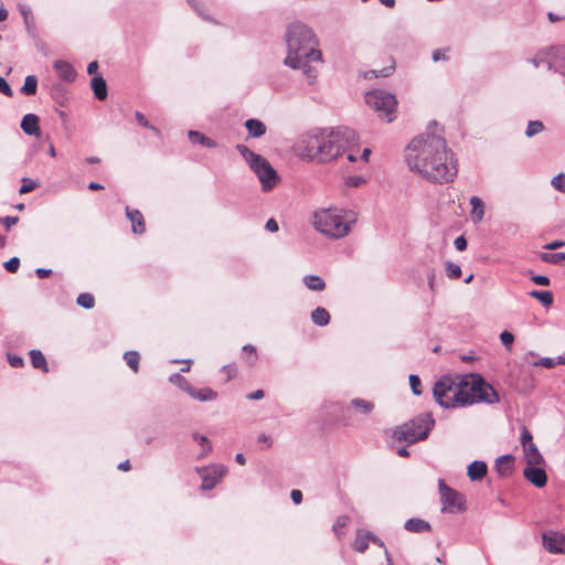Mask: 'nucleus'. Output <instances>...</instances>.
Instances as JSON below:
<instances>
[{"instance_id":"f257e3e1","label":"nucleus","mask_w":565,"mask_h":565,"mask_svg":"<svg viewBox=\"0 0 565 565\" xmlns=\"http://www.w3.org/2000/svg\"><path fill=\"white\" fill-rule=\"evenodd\" d=\"M405 160L411 171L431 183L452 182L458 173L454 152L437 132L427 131L413 138L405 149Z\"/></svg>"},{"instance_id":"f03ea898","label":"nucleus","mask_w":565,"mask_h":565,"mask_svg":"<svg viewBox=\"0 0 565 565\" xmlns=\"http://www.w3.org/2000/svg\"><path fill=\"white\" fill-rule=\"evenodd\" d=\"M359 138L350 128L341 127L327 131L312 129L300 136L296 150L301 158L327 163L347 154L350 162L356 161Z\"/></svg>"},{"instance_id":"7ed1b4c3","label":"nucleus","mask_w":565,"mask_h":565,"mask_svg":"<svg viewBox=\"0 0 565 565\" xmlns=\"http://www.w3.org/2000/svg\"><path fill=\"white\" fill-rule=\"evenodd\" d=\"M287 56L285 65L297 68L301 64V58L306 61H321L322 53L317 49L318 40L312 30L307 25L296 22L288 26L286 31Z\"/></svg>"},{"instance_id":"20e7f679","label":"nucleus","mask_w":565,"mask_h":565,"mask_svg":"<svg viewBox=\"0 0 565 565\" xmlns=\"http://www.w3.org/2000/svg\"><path fill=\"white\" fill-rule=\"evenodd\" d=\"M459 390H457L456 407H465L476 403L495 404L499 403V394L480 375L467 374L459 377Z\"/></svg>"},{"instance_id":"39448f33","label":"nucleus","mask_w":565,"mask_h":565,"mask_svg":"<svg viewBox=\"0 0 565 565\" xmlns=\"http://www.w3.org/2000/svg\"><path fill=\"white\" fill-rule=\"evenodd\" d=\"M313 218L315 228L331 238L347 236L355 222L351 212L331 207L315 212Z\"/></svg>"},{"instance_id":"423d86ee","label":"nucleus","mask_w":565,"mask_h":565,"mask_svg":"<svg viewBox=\"0 0 565 565\" xmlns=\"http://www.w3.org/2000/svg\"><path fill=\"white\" fill-rule=\"evenodd\" d=\"M236 150L248 163L250 170L257 175L263 191L267 192L276 186L279 181L278 173L265 157L254 152L242 143L236 146Z\"/></svg>"},{"instance_id":"0eeeda50","label":"nucleus","mask_w":565,"mask_h":565,"mask_svg":"<svg viewBox=\"0 0 565 565\" xmlns=\"http://www.w3.org/2000/svg\"><path fill=\"white\" fill-rule=\"evenodd\" d=\"M434 425L435 420L431 414L425 413L396 427L392 437L397 441H406L408 445L415 444L426 439Z\"/></svg>"},{"instance_id":"6e6552de","label":"nucleus","mask_w":565,"mask_h":565,"mask_svg":"<svg viewBox=\"0 0 565 565\" xmlns=\"http://www.w3.org/2000/svg\"><path fill=\"white\" fill-rule=\"evenodd\" d=\"M365 103L377 113L380 118L387 122L393 121V114L397 106L395 95L383 89H373L365 94Z\"/></svg>"},{"instance_id":"1a4fd4ad","label":"nucleus","mask_w":565,"mask_h":565,"mask_svg":"<svg viewBox=\"0 0 565 565\" xmlns=\"http://www.w3.org/2000/svg\"><path fill=\"white\" fill-rule=\"evenodd\" d=\"M460 375H444L433 387L435 401L445 408H456L455 399H457V390H459Z\"/></svg>"},{"instance_id":"9d476101","label":"nucleus","mask_w":565,"mask_h":565,"mask_svg":"<svg viewBox=\"0 0 565 565\" xmlns=\"http://www.w3.org/2000/svg\"><path fill=\"white\" fill-rule=\"evenodd\" d=\"M438 490L441 501V511L448 513H461L466 510L465 495L448 487L443 479L438 480Z\"/></svg>"},{"instance_id":"9b49d317","label":"nucleus","mask_w":565,"mask_h":565,"mask_svg":"<svg viewBox=\"0 0 565 565\" xmlns=\"http://www.w3.org/2000/svg\"><path fill=\"white\" fill-rule=\"evenodd\" d=\"M196 471L202 479L201 488L203 490H212L226 475L227 468L224 465H211L196 468Z\"/></svg>"},{"instance_id":"f8f14e48","label":"nucleus","mask_w":565,"mask_h":565,"mask_svg":"<svg viewBox=\"0 0 565 565\" xmlns=\"http://www.w3.org/2000/svg\"><path fill=\"white\" fill-rule=\"evenodd\" d=\"M543 545L550 553H565V535L556 531L543 534Z\"/></svg>"},{"instance_id":"ddd939ff","label":"nucleus","mask_w":565,"mask_h":565,"mask_svg":"<svg viewBox=\"0 0 565 565\" xmlns=\"http://www.w3.org/2000/svg\"><path fill=\"white\" fill-rule=\"evenodd\" d=\"M523 476L536 488H542L547 482V476L542 466L527 465L523 470Z\"/></svg>"},{"instance_id":"4468645a","label":"nucleus","mask_w":565,"mask_h":565,"mask_svg":"<svg viewBox=\"0 0 565 565\" xmlns=\"http://www.w3.org/2000/svg\"><path fill=\"white\" fill-rule=\"evenodd\" d=\"M53 66L60 79L67 83H72L75 81L77 73L73 65L68 62L57 60L54 62Z\"/></svg>"},{"instance_id":"2eb2a0df","label":"nucleus","mask_w":565,"mask_h":565,"mask_svg":"<svg viewBox=\"0 0 565 565\" xmlns=\"http://www.w3.org/2000/svg\"><path fill=\"white\" fill-rule=\"evenodd\" d=\"M547 70L565 77V47L554 50L552 60L547 61Z\"/></svg>"},{"instance_id":"dca6fc26","label":"nucleus","mask_w":565,"mask_h":565,"mask_svg":"<svg viewBox=\"0 0 565 565\" xmlns=\"http://www.w3.org/2000/svg\"><path fill=\"white\" fill-rule=\"evenodd\" d=\"M40 119L34 114H26L21 120V129L28 136H40Z\"/></svg>"},{"instance_id":"f3484780","label":"nucleus","mask_w":565,"mask_h":565,"mask_svg":"<svg viewBox=\"0 0 565 565\" xmlns=\"http://www.w3.org/2000/svg\"><path fill=\"white\" fill-rule=\"evenodd\" d=\"M488 471L487 463L482 460H475L468 466L467 475L471 481L482 480Z\"/></svg>"},{"instance_id":"a211bd4d","label":"nucleus","mask_w":565,"mask_h":565,"mask_svg":"<svg viewBox=\"0 0 565 565\" xmlns=\"http://www.w3.org/2000/svg\"><path fill=\"white\" fill-rule=\"evenodd\" d=\"M126 215L132 224V232L135 234H143L146 231L145 220L140 211L126 207Z\"/></svg>"},{"instance_id":"6ab92c4d","label":"nucleus","mask_w":565,"mask_h":565,"mask_svg":"<svg viewBox=\"0 0 565 565\" xmlns=\"http://www.w3.org/2000/svg\"><path fill=\"white\" fill-rule=\"evenodd\" d=\"M523 451L526 465L543 466L545 463V460L535 444H531L523 448Z\"/></svg>"},{"instance_id":"aec40b11","label":"nucleus","mask_w":565,"mask_h":565,"mask_svg":"<svg viewBox=\"0 0 565 565\" xmlns=\"http://www.w3.org/2000/svg\"><path fill=\"white\" fill-rule=\"evenodd\" d=\"M188 394L192 398L201 402H211L217 398V392H215L211 387H202L198 390L191 386V390L188 392Z\"/></svg>"},{"instance_id":"412c9836","label":"nucleus","mask_w":565,"mask_h":565,"mask_svg":"<svg viewBox=\"0 0 565 565\" xmlns=\"http://www.w3.org/2000/svg\"><path fill=\"white\" fill-rule=\"evenodd\" d=\"M404 529L412 533H423L429 532L431 530V526L427 521L423 519L412 518L405 522Z\"/></svg>"},{"instance_id":"4be33fe9","label":"nucleus","mask_w":565,"mask_h":565,"mask_svg":"<svg viewBox=\"0 0 565 565\" xmlns=\"http://www.w3.org/2000/svg\"><path fill=\"white\" fill-rule=\"evenodd\" d=\"M90 87L98 100H104L107 98V83L104 77L94 76L90 81Z\"/></svg>"},{"instance_id":"5701e85b","label":"nucleus","mask_w":565,"mask_h":565,"mask_svg":"<svg viewBox=\"0 0 565 565\" xmlns=\"http://www.w3.org/2000/svg\"><path fill=\"white\" fill-rule=\"evenodd\" d=\"M514 457L512 455H502L497 458L494 463V469L497 470L498 475L500 476H507L512 471V463H513Z\"/></svg>"},{"instance_id":"b1692460","label":"nucleus","mask_w":565,"mask_h":565,"mask_svg":"<svg viewBox=\"0 0 565 565\" xmlns=\"http://www.w3.org/2000/svg\"><path fill=\"white\" fill-rule=\"evenodd\" d=\"M245 128L247 129L248 135L253 138H259L266 134L265 124L258 119H247L245 121Z\"/></svg>"},{"instance_id":"393cba45","label":"nucleus","mask_w":565,"mask_h":565,"mask_svg":"<svg viewBox=\"0 0 565 565\" xmlns=\"http://www.w3.org/2000/svg\"><path fill=\"white\" fill-rule=\"evenodd\" d=\"M29 355L34 369L41 370L44 373L49 372L47 361L42 351L33 349L29 352Z\"/></svg>"},{"instance_id":"a878e982","label":"nucleus","mask_w":565,"mask_h":565,"mask_svg":"<svg viewBox=\"0 0 565 565\" xmlns=\"http://www.w3.org/2000/svg\"><path fill=\"white\" fill-rule=\"evenodd\" d=\"M470 205H471L472 220L475 222H480L484 216L483 201L479 196L473 195L470 198Z\"/></svg>"},{"instance_id":"bb28decb","label":"nucleus","mask_w":565,"mask_h":565,"mask_svg":"<svg viewBox=\"0 0 565 565\" xmlns=\"http://www.w3.org/2000/svg\"><path fill=\"white\" fill-rule=\"evenodd\" d=\"M303 285L312 291H322L326 288L324 280L318 275H307L302 278Z\"/></svg>"},{"instance_id":"cd10ccee","label":"nucleus","mask_w":565,"mask_h":565,"mask_svg":"<svg viewBox=\"0 0 565 565\" xmlns=\"http://www.w3.org/2000/svg\"><path fill=\"white\" fill-rule=\"evenodd\" d=\"M370 537L371 536H369V532H363L362 530H359L355 540L352 543L353 550L359 553H364L369 547Z\"/></svg>"},{"instance_id":"c85d7f7f","label":"nucleus","mask_w":565,"mask_h":565,"mask_svg":"<svg viewBox=\"0 0 565 565\" xmlns=\"http://www.w3.org/2000/svg\"><path fill=\"white\" fill-rule=\"evenodd\" d=\"M188 136L192 143H200L206 148H215L217 146L215 140H213L209 137H205L204 135H202L201 132H199L196 130H190L188 132Z\"/></svg>"},{"instance_id":"c756f323","label":"nucleus","mask_w":565,"mask_h":565,"mask_svg":"<svg viewBox=\"0 0 565 565\" xmlns=\"http://www.w3.org/2000/svg\"><path fill=\"white\" fill-rule=\"evenodd\" d=\"M310 316L312 322L319 327H324L330 322V313L322 307H317Z\"/></svg>"},{"instance_id":"7c9ffc66","label":"nucleus","mask_w":565,"mask_h":565,"mask_svg":"<svg viewBox=\"0 0 565 565\" xmlns=\"http://www.w3.org/2000/svg\"><path fill=\"white\" fill-rule=\"evenodd\" d=\"M351 406L363 415L371 414L375 408L374 403L359 397L351 399Z\"/></svg>"},{"instance_id":"2f4dec72","label":"nucleus","mask_w":565,"mask_h":565,"mask_svg":"<svg viewBox=\"0 0 565 565\" xmlns=\"http://www.w3.org/2000/svg\"><path fill=\"white\" fill-rule=\"evenodd\" d=\"M529 296L537 299L545 307L553 303V294L548 290H532L529 292Z\"/></svg>"},{"instance_id":"473e14b6","label":"nucleus","mask_w":565,"mask_h":565,"mask_svg":"<svg viewBox=\"0 0 565 565\" xmlns=\"http://www.w3.org/2000/svg\"><path fill=\"white\" fill-rule=\"evenodd\" d=\"M38 78L34 75H28L24 79V84L21 87V93L26 96H32L36 93Z\"/></svg>"},{"instance_id":"72a5a7b5","label":"nucleus","mask_w":565,"mask_h":565,"mask_svg":"<svg viewBox=\"0 0 565 565\" xmlns=\"http://www.w3.org/2000/svg\"><path fill=\"white\" fill-rule=\"evenodd\" d=\"M18 10L23 18L28 31H30L31 28L33 26V14L31 7L25 3H19Z\"/></svg>"},{"instance_id":"f704fd0d","label":"nucleus","mask_w":565,"mask_h":565,"mask_svg":"<svg viewBox=\"0 0 565 565\" xmlns=\"http://www.w3.org/2000/svg\"><path fill=\"white\" fill-rule=\"evenodd\" d=\"M169 382L173 385H177L182 391L188 393L191 390V384L188 382V380L181 375L180 373H173L169 376Z\"/></svg>"},{"instance_id":"c9c22d12","label":"nucleus","mask_w":565,"mask_h":565,"mask_svg":"<svg viewBox=\"0 0 565 565\" xmlns=\"http://www.w3.org/2000/svg\"><path fill=\"white\" fill-rule=\"evenodd\" d=\"M124 360L126 361L127 365L137 373L139 370V360L140 355L137 351H127L124 354Z\"/></svg>"},{"instance_id":"e433bc0d","label":"nucleus","mask_w":565,"mask_h":565,"mask_svg":"<svg viewBox=\"0 0 565 565\" xmlns=\"http://www.w3.org/2000/svg\"><path fill=\"white\" fill-rule=\"evenodd\" d=\"M192 438L194 441H196L200 446L203 447V450L200 454V457H204L212 451L211 443L206 436L200 435L199 433H193Z\"/></svg>"},{"instance_id":"4c0bfd02","label":"nucleus","mask_w":565,"mask_h":565,"mask_svg":"<svg viewBox=\"0 0 565 565\" xmlns=\"http://www.w3.org/2000/svg\"><path fill=\"white\" fill-rule=\"evenodd\" d=\"M540 258L545 263L558 265L565 262V253H542Z\"/></svg>"},{"instance_id":"58836bf2","label":"nucleus","mask_w":565,"mask_h":565,"mask_svg":"<svg viewBox=\"0 0 565 565\" xmlns=\"http://www.w3.org/2000/svg\"><path fill=\"white\" fill-rule=\"evenodd\" d=\"M545 129L544 124L541 120H530L525 130V136L532 138L535 135L542 132Z\"/></svg>"},{"instance_id":"ea45409f","label":"nucleus","mask_w":565,"mask_h":565,"mask_svg":"<svg viewBox=\"0 0 565 565\" xmlns=\"http://www.w3.org/2000/svg\"><path fill=\"white\" fill-rule=\"evenodd\" d=\"M309 62L310 61L301 58V64L296 70H302L305 76L309 79V83L311 84L317 78V70L310 66Z\"/></svg>"},{"instance_id":"a19ab883","label":"nucleus","mask_w":565,"mask_h":565,"mask_svg":"<svg viewBox=\"0 0 565 565\" xmlns=\"http://www.w3.org/2000/svg\"><path fill=\"white\" fill-rule=\"evenodd\" d=\"M21 182H22V185L19 189L20 194H25V193L32 192L40 185L36 180H33V179L26 178V177L22 178Z\"/></svg>"},{"instance_id":"79ce46f5","label":"nucleus","mask_w":565,"mask_h":565,"mask_svg":"<svg viewBox=\"0 0 565 565\" xmlns=\"http://www.w3.org/2000/svg\"><path fill=\"white\" fill-rule=\"evenodd\" d=\"M76 302L78 306L85 308V309H92L95 305V300H94V297L93 295L88 294V292H83V294H79L77 299H76Z\"/></svg>"},{"instance_id":"37998d69","label":"nucleus","mask_w":565,"mask_h":565,"mask_svg":"<svg viewBox=\"0 0 565 565\" xmlns=\"http://www.w3.org/2000/svg\"><path fill=\"white\" fill-rule=\"evenodd\" d=\"M461 268L459 265L452 263V262H447L446 263V275L449 279H458L460 278L461 276Z\"/></svg>"},{"instance_id":"c03bdc74","label":"nucleus","mask_w":565,"mask_h":565,"mask_svg":"<svg viewBox=\"0 0 565 565\" xmlns=\"http://www.w3.org/2000/svg\"><path fill=\"white\" fill-rule=\"evenodd\" d=\"M553 57V53L539 54L531 60H529L534 67H540L541 65L547 66V61H551Z\"/></svg>"},{"instance_id":"a18cd8bd","label":"nucleus","mask_w":565,"mask_h":565,"mask_svg":"<svg viewBox=\"0 0 565 565\" xmlns=\"http://www.w3.org/2000/svg\"><path fill=\"white\" fill-rule=\"evenodd\" d=\"M551 184L559 192L565 193V173L561 172L556 174L552 181Z\"/></svg>"},{"instance_id":"49530a36","label":"nucleus","mask_w":565,"mask_h":565,"mask_svg":"<svg viewBox=\"0 0 565 565\" xmlns=\"http://www.w3.org/2000/svg\"><path fill=\"white\" fill-rule=\"evenodd\" d=\"M135 118L136 120L138 121V124L145 128H149L151 129L152 131H154L156 134H160L159 129L156 128L154 126L150 125L149 120L146 118V116L140 113V111H136L135 113Z\"/></svg>"},{"instance_id":"de8ad7c7","label":"nucleus","mask_w":565,"mask_h":565,"mask_svg":"<svg viewBox=\"0 0 565 565\" xmlns=\"http://www.w3.org/2000/svg\"><path fill=\"white\" fill-rule=\"evenodd\" d=\"M409 385H411L412 392L415 395L422 394V382H420V379L418 375H416V374L409 375Z\"/></svg>"},{"instance_id":"09e8293b","label":"nucleus","mask_w":565,"mask_h":565,"mask_svg":"<svg viewBox=\"0 0 565 565\" xmlns=\"http://www.w3.org/2000/svg\"><path fill=\"white\" fill-rule=\"evenodd\" d=\"M521 445L523 448L530 446L531 444H534L533 443V436L531 434V431L527 429V427L525 426H522L521 428Z\"/></svg>"},{"instance_id":"8fccbe9b","label":"nucleus","mask_w":565,"mask_h":565,"mask_svg":"<svg viewBox=\"0 0 565 565\" xmlns=\"http://www.w3.org/2000/svg\"><path fill=\"white\" fill-rule=\"evenodd\" d=\"M500 340L508 351L512 350V345L514 342V335L511 332H509V331L501 332Z\"/></svg>"},{"instance_id":"3c124183","label":"nucleus","mask_w":565,"mask_h":565,"mask_svg":"<svg viewBox=\"0 0 565 565\" xmlns=\"http://www.w3.org/2000/svg\"><path fill=\"white\" fill-rule=\"evenodd\" d=\"M3 266H4L6 270H8L11 274H14L18 271V269L20 267V259L18 257H12L9 260H7L3 264Z\"/></svg>"},{"instance_id":"603ef678","label":"nucleus","mask_w":565,"mask_h":565,"mask_svg":"<svg viewBox=\"0 0 565 565\" xmlns=\"http://www.w3.org/2000/svg\"><path fill=\"white\" fill-rule=\"evenodd\" d=\"M365 182V179L360 175H350L345 179V184L351 188H359Z\"/></svg>"},{"instance_id":"864d4df0","label":"nucleus","mask_w":565,"mask_h":565,"mask_svg":"<svg viewBox=\"0 0 565 565\" xmlns=\"http://www.w3.org/2000/svg\"><path fill=\"white\" fill-rule=\"evenodd\" d=\"M349 518L347 515H340L335 520L333 524L334 533L340 536V529L344 527L348 524Z\"/></svg>"},{"instance_id":"5fc2aeb1","label":"nucleus","mask_w":565,"mask_h":565,"mask_svg":"<svg viewBox=\"0 0 565 565\" xmlns=\"http://www.w3.org/2000/svg\"><path fill=\"white\" fill-rule=\"evenodd\" d=\"M535 366H543L545 369H552L556 365V360L553 358H541L539 361L534 362Z\"/></svg>"},{"instance_id":"6e6d98bb","label":"nucleus","mask_w":565,"mask_h":565,"mask_svg":"<svg viewBox=\"0 0 565 565\" xmlns=\"http://www.w3.org/2000/svg\"><path fill=\"white\" fill-rule=\"evenodd\" d=\"M531 279L536 284V285H540V286H548L550 285V278L547 276H544V275H535L533 273H531Z\"/></svg>"},{"instance_id":"4d7b16f0","label":"nucleus","mask_w":565,"mask_h":565,"mask_svg":"<svg viewBox=\"0 0 565 565\" xmlns=\"http://www.w3.org/2000/svg\"><path fill=\"white\" fill-rule=\"evenodd\" d=\"M0 93H2L3 95H6L8 97L13 96V92H12L10 85L7 83V81L2 76H0Z\"/></svg>"},{"instance_id":"13d9d810","label":"nucleus","mask_w":565,"mask_h":565,"mask_svg":"<svg viewBox=\"0 0 565 565\" xmlns=\"http://www.w3.org/2000/svg\"><path fill=\"white\" fill-rule=\"evenodd\" d=\"M8 361L12 367H21L24 365V361L21 356L18 355H8Z\"/></svg>"},{"instance_id":"bf43d9fd","label":"nucleus","mask_w":565,"mask_h":565,"mask_svg":"<svg viewBox=\"0 0 565 565\" xmlns=\"http://www.w3.org/2000/svg\"><path fill=\"white\" fill-rule=\"evenodd\" d=\"M431 58L434 62L447 61L448 60L447 52L444 50H439V49L435 50V51H433Z\"/></svg>"},{"instance_id":"052dcab7","label":"nucleus","mask_w":565,"mask_h":565,"mask_svg":"<svg viewBox=\"0 0 565 565\" xmlns=\"http://www.w3.org/2000/svg\"><path fill=\"white\" fill-rule=\"evenodd\" d=\"M0 222L4 225L6 230H10L11 226L15 225L19 222L18 216H6L2 220L0 218Z\"/></svg>"},{"instance_id":"680f3d73","label":"nucleus","mask_w":565,"mask_h":565,"mask_svg":"<svg viewBox=\"0 0 565 565\" xmlns=\"http://www.w3.org/2000/svg\"><path fill=\"white\" fill-rule=\"evenodd\" d=\"M454 245L457 250L463 252L467 248V239L463 235H460L455 239Z\"/></svg>"},{"instance_id":"e2e57ef3","label":"nucleus","mask_w":565,"mask_h":565,"mask_svg":"<svg viewBox=\"0 0 565 565\" xmlns=\"http://www.w3.org/2000/svg\"><path fill=\"white\" fill-rule=\"evenodd\" d=\"M290 498L295 504H300L302 502V492L300 490L294 489L290 492Z\"/></svg>"},{"instance_id":"0e129e2a","label":"nucleus","mask_w":565,"mask_h":565,"mask_svg":"<svg viewBox=\"0 0 565 565\" xmlns=\"http://www.w3.org/2000/svg\"><path fill=\"white\" fill-rule=\"evenodd\" d=\"M265 228L268 231V232H271V233H275L279 230V226H278V223L275 218H269L267 222H266V225H265Z\"/></svg>"},{"instance_id":"69168bd1","label":"nucleus","mask_w":565,"mask_h":565,"mask_svg":"<svg viewBox=\"0 0 565 565\" xmlns=\"http://www.w3.org/2000/svg\"><path fill=\"white\" fill-rule=\"evenodd\" d=\"M565 245V242L564 241H561V239H556V241H553L551 243H547L544 248L545 249H551V250H554V249H557V248H561Z\"/></svg>"},{"instance_id":"338daca9","label":"nucleus","mask_w":565,"mask_h":565,"mask_svg":"<svg viewBox=\"0 0 565 565\" xmlns=\"http://www.w3.org/2000/svg\"><path fill=\"white\" fill-rule=\"evenodd\" d=\"M35 274L39 278L43 279L49 277L52 274V270L49 268H36Z\"/></svg>"},{"instance_id":"774afa93","label":"nucleus","mask_w":565,"mask_h":565,"mask_svg":"<svg viewBox=\"0 0 565 565\" xmlns=\"http://www.w3.org/2000/svg\"><path fill=\"white\" fill-rule=\"evenodd\" d=\"M264 391L263 390H257L255 392H252L250 394L247 395V398L248 399H253V401H258V399H262L264 397Z\"/></svg>"}]
</instances>
